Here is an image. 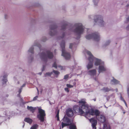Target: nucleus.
<instances>
[{
	"label": "nucleus",
	"instance_id": "ea45409f",
	"mask_svg": "<svg viewBox=\"0 0 129 129\" xmlns=\"http://www.w3.org/2000/svg\"><path fill=\"white\" fill-rule=\"evenodd\" d=\"M25 85V84H23L22 85V87H23Z\"/></svg>",
	"mask_w": 129,
	"mask_h": 129
},
{
	"label": "nucleus",
	"instance_id": "37998d69",
	"mask_svg": "<svg viewBox=\"0 0 129 129\" xmlns=\"http://www.w3.org/2000/svg\"><path fill=\"white\" fill-rule=\"evenodd\" d=\"M93 100L94 101H96V99H93Z\"/></svg>",
	"mask_w": 129,
	"mask_h": 129
},
{
	"label": "nucleus",
	"instance_id": "aec40b11",
	"mask_svg": "<svg viewBox=\"0 0 129 129\" xmlns=\"http://www.w3.org/2000/svg\"><path fill=\"white\" fill-rule=\"evenodd\" d=\"M124 22L125 24L129 23V16H128L126 18ZM126 30H129V24L126 27Z\"/></svg>",
	"mask_w": 129,
	"mask_h": 129
},
{
	"label": "nucleus",
	"instance_id": "c756f323",
	"mask_svg": "<svg viewBox=\"0 0 129 129\" xmlns=\"http://www.w3.org/2000/svg\"><path fill=\"white\" fill-rule=\"evenodd\" d=\"M69 88H71L73 87V85L69 84H67L66 85Z\"/></svg>",
	"mask_w": 129,
	"mask_h": 129
},
{
	"label": "nucleus",
	"instance_id": "7c9ffc66",
	"mask_svg": "<svg viewBox=\"0 0 129 129\" xmlns=\"http://www.w3.org/2000/svg\"><path fill=\"white\" fill-rule=\"evenodd\" d=\"M94 4L96 5L98 2L99 0H92Z\"/></svg>",
	"mask_w": 129,
	"mask_h": 129
},
{
	"label": "nucleus",
	"instance_id": "6ab92c4d",
	"mask_svg": "<svg viewBox=\"0 0 129 129\" xmlns=\"http://www.w3.org/2000/svg\"><path fill=\"white\" fill-rule=\"evenodd\" d=\"M36 108V107H34L31 106H28L27 107V109L32 113H33L35 111Z\"/></svg>",
	"mask_w": 129,
	"mask_h": 129
},
{
	"label": "nucleus",
	"instance_id": "a19ab883",
	"mask_svg": "<svg viewBox=\"0 0 129 129\" xmlns=\"http://www.w3.org/2000/svg\"><path fill=\"white\" fill-rule=\"evenodd\" d=\"M76 84V83L75 82H74V83H73V85H75Z\"/></svg>",
	"mask_w": 129,
	"mask_h": 129
},
{
	"label": "nucleus",
	"instance_id": "e433bc0d",
	"mask_svg": "<svg viewBox=\"0 0 129 129\" xmlns=\"http://www.w3.org/2000/svg\"><path fill=\"white\" fill-rule=\"evenodd\" d=\"M64 89L65 91L67 92H68L69 91V90L68 88H65Z\"/></svg>",
	"mask_w": 129,
	"mask_h": 129
},
{
	"label": "nucleus",
	"instance_id": "f704fd0d",
	"mask_svg": "<svg viewBox=\"0 0 129 129\" xmlns=\"http://www.w3.org/2000/svg\"><path fill=\"white\" fill-rule=\"evenodd\" d=\"M68 77V75H65L64 77V79H67Z\"/></svg>",
	"mask_w": 129,
	"mask_h": 129
},
{
	"label": "nucleus",
	"instance_id": "5701e85b",
	"mask_svg": "<svg viewBox=\"0 0 129 129\" xmlns=\"http://www.w3.org/2000/svg\"><path fill=\"white\" fill-rule=\"evenodd\" d=\"M111 82L112 84H118L119 83V81L113 78L111 80Z\"/></svg>",
	"mask_w": 129,
	"mask_h": 129
},
{
	"label": "nucleus",
	"instance_id": "58836bf2",
	"mask_svg": "<svg viewBox=\"0 0 129 129\" xmlns=\"http://www.w3.org/2000/svg\"><path fill=\"white\" fill-rule=\"evenodd\" d=\"M21 89H20L19 90V93H21Z\"/></svg>",
	"mask_w": 129,
	"mask_h": 129
},
{
	"label": "nucleus",
	"instance_id": "c03bdc74",
	"mask_svg": "<svg viewBox=\"0 0 129 129\" xmlns=\"http://www.w3.org/2000/svg\"><path fill=\"white\" fill-rule=\"evenodd\" d=\"M51 35H53V34H52L51 33V34H50Z\"/></svg>",
	"mask_w": 129,
	"mask_h": 129
},
{
	"label": "nucleus",
	"instance_id": "b1692460",
	"mask_svg": "<svg viewBox=\"0 0 129 129\" xmlns=\"http://www.w3.org/2000/svg\"><path fill=\"white\" fill-rule=\"evenodd\" d=\"M71 125L69 127L70 129H76V127L75 125L73 124H70Z\"/></svg>",
	"mask_w": 129,
	"mask_h": 129
},
{
	"label": "nucleus",
	"instance_id": "2eb2a0df",
	"mask_svg": "<svg viewBox=\"0 0 129 129\" xmlns=\"http://www.w3.org/2000/svg\"><path fill=\"white\" fill-rule=\"evenodd\" d=\"M66 113L68 116L72 117L73 116V112L72 109H69L67 110Z\"/></svg>",
	"mask_w": 129,
	"mask_h": 129
},
{
	"label": "nucleus",
	"instance_id": "cd10ccee",
	"mask_svg": "<svg viewBox=\"0 0 129 129\" xmlns=\"http://www.w3.org/2000/svg\"><path fill=\"white\" fill-rule=\"evenodd\" d=\"M59 111L58 110L57 111V114L56 116V117L57 118V120H59Z\"/></svg>",
	"mask_w": 129,
	"mask_h": 129
},
{
	"label": "nucleus",
	"instance_id": "a211bd4d",
	"mask_svg": "<svg viewBox=\"0 0 129 129\" xmlns=\"http://www.w3.org/2000/svg\"><path fill=\"white\" fill-rule=\"evenodd\" d=\"M89 61V62L87 64L86 66V67L87 69H90L93 67V62L92 61L90 62V61L88 60Z\"/></svg>",
	"mask_w": 129,
	"mask_h": 129
},
{
	"label": "nucleus",
	"instance_id": "4be33fe9",
	"mask_svg": "<svg viewBox=\"0 0 129 129\" xmlns=\"http://www.w3.org/2000/svg\"><path fill=\"white\" fill-rule=\"evenodd\" d=\"M53 72L54 73L55 77H57L59 75L60 73L57 71L53 70Z\"/></svg>",
	"mask_w": 129,
	"mask_h": 129
},
{
	"label": "nucleus",
	"instance_id": "f3484780",
	"mask_svg": "<svg viewBox=\"0 0 129 129\" xmlns=\"http://www.w3.org/2000/svg\"><path fill=\"white\" fill-rule=\"evenodd\" d=\"M103 129H110V125L107 122L104 123Z\"/></svg>",
	"mask_w": 129,
	"mask_h": 129
},
{
	"label": "nucleus",
	"instance_id": "4468645a",
	"mask_svg": "<svg viewBox=\"0 0 129 129\" xmlns=\"http://www.w3.org/2000/svg\"><path fill=\"white\" fill-rule=\"evenodd\" d=\"M89 120L90 122L91 123L92 128L93 129H96V126L97 123L96 121L93 118L89 119Z\"/></svg>",
	"mask_w": 129,
	"mask_h": 129
},
{
	"label": "nucleus",
	"instance_id": "2f4dec72",
	"mask_svg": "<svg viewBox=\"0 0 129 129\" xmlns=\"http://www.w3.org/2000/svg\"><path fill=\"white\" fill-rule=\"evenodd\" d=\"M121 99L124 102L126 106V107H127V105L126 102H125V101H124V99H123V98H122V97H121Z\"/></svg>",
	"mask_w": 129,
	"mask_h": 129
},
{
	"label": "nucleus",
	"instance_id": "bb28decb",
	"mask_svg": "<svg viewBox=\"0 0 129 129\" xmlns=\"http://www.w3.org/2000/svg\"><path fill=\"white\" fill-rule=\"evenodd\" d=\"M103 90L105 92H108L110 90V89L107 87L103 88Z\"/></svg>",
	"mask_w": 129,
	"mask_h": 129
},
{
	"label": "nucleus",
	"instance_id": "7ed1b4c3",
	"mask_svg": "<svg viewBox=\"0 0 129 129\" xmlns=\"http://www.w3.org/2000/svg\"><path fill=\"white\" fill-rule=\"evenodd\" d=\"M100 113L99 111L97 110L91 109V110L88 113V116L87 118L89 117L90 115H95L96 116L97 119L99 122L104 123L107 122L105 116L102 114L99 115Z\"/></svg>",
	"mask_w": 129,
	"mask_h": 129
},
{
	"label": "nucleus",
	"instance_id": "423d86ee",
	"mask_svg": "<svg viewBox=\"0 0 129 129\" xmlns=\"http://www.w3.org/2000/svg\"><path fill=\"white\" fill-rule=\"evenodd\" d=\"M38 111L37 117L41 122H43L44 120V117L46 115L45 111L40 107H38Z\"/></svg>",
	"mask_w": 129,
	"mask_h": 129
},
{
	"label": "nucleus",
	"instance_id": "9d476101",
	"mask_svg": "<svg viewBox=\"0 0 129 129\" xmlns=\"http://www.w3.org/2000/svg\"><path fill=\"white\" fill-rule=\"evenodd\" d=\"M53 57V55L52 53L49 51H47L46 53H42L41 56V58L43 59L47 58H51Z\"/></svg>",
	"mask_w": 129,
	"mask_h": 129
},
{
	"label": "nucleus",
	"instance_id": "0eeeda50",
	"mask_svg": "<svg viewBox=\"0 0 129 129\" xmlns=\"http://www.w3.org/2000/svg\"><path fill=\"white\" fill-rule=\"evenodd\" d=\"M61 47L62 49V55L66 59H69L70 56V54L67 53L64 49V41H62L60 44Z\"/></svg>",
	"mask_w": 129,
	"mask_h": 129
},
{
	"label": "nucleus",
	"instance_id": "412c9836",
	"mask_svg": "<svg viewBox=\"0 0 129 129\" xmlns=\"http://www.w3.org/2000/svg\"><path fill=\"white\" fill-rule=\"evenodd\" d=\"M24 120L29 124H31L32 122V119L29 118H25Z\"/></svg>",
	"mask_w": 129,
	"mask_h": 129
},
{
	"label": "nucleus",
	"instance_id": "c9c22d12",
	"mask_svg": "<svg viewBox=\"0 0 129 129\" xmlns=\"http://www.w3.org/2000/svg\"><path fill=\"white\" fill-rule=\"evenodd\" d=\"M127 92L128 95L129 97V86H128L127 88Z\"/></svg>",
	"mask_w": 129,
	"mask_h": 129
},
{
	"label": "nucleus",
	"instance_id": "4c0bfd02",
	"mask_svg": "<svg viewBox=\"0 0 129 129\" xmlns=\"http://www.w3.org/2000/svg\"><path fill=\"white\" fill-rule=\"evenodd\" d=\"M38 96H36L35 97H34L33 99V101H35L38 98Z\"/></svg>",
	"mask_w": 129,
	"mask_h": 129
},
{
	"label": "nucleus",
	"instance_id": "20e7f679",
	"mask_svg": "<svg viewBox=\"0 0 129 129\" xmlns=\"http://www.w3.org/2000/svg\"><path fill=\"white\" fill-rule=\"evenodd\" d=\"M85 37L87 39H93L96 42L99 41L100 39V35L98 32H95L91 34H89L87 35Z\"/></svg>",
	"mask_w": 129,
	"mask_h": 129
},
{
	"label": "nucleus",
	"instance_id": "ddd939ff",
	"mask_svg": "<svg viewBox=\"0 0 129 129\" xmlns=\"http://www.w3.org/2000/svg\"><path fill=\"white\" fill-rule=\"evenodd\" d=\"M107 69L105 65L104 62H103V64H102L99 66L98 71L99 73L105 71Z\"/></svg>",
	"mask_w": 129,
	"mask_h": 129
},
{
	"label": "nucleus",
	"instance_id": "49530a36",
	"mask_svg": "<svg viewBox=\"0 0 129 129\" xmlns=\"http://www.w3.org/2000/svg\"><path fill=\"white\" fill-rule=\"evenodd\" d=\"M60 128H61V127H60Z\"/></svg>",
	"mask_w": 129,
	"mask_h": 129
},
{
	"label": "nucleus",
	"instance_id": "f8f14e48",
	"mask_svg": "<svg viewBox=\"0 0 129 129\" xmlns=\"http://www.w3.org/2000/svg\"><path fill=\"white\" fill-rule=\"evenodd\" d=\"M53 67L55 68H59L61 70H64L65 67H64L61 66L58 64V62L57 61H56L53 63Z\"/></svg>",
	"mask_w": 129,
	"mask_h": 129
},
{
	"label": "nucleus",
	"instance_id": "a878e982",
	"mask_svg": "<svg viewBox=\"0 0 129 129\" xmlns=\"http://www.w3.org/2000/svg\"><path fill=\"white\" fill-rule=\"evenodd\" d=\"M33 47H32L30 48L28 50V52L29 53H33Z\"/></svg>",
	"mask_w": 129,
	"mask_h": 129
},
{
	"label": "nucleus",
	"instance_id": "473e14b6",
	"mask_svg": "<svg viewBox=\"0 0 129 129\" xmlns=\"http://www.w3.org/2000/svg\"><path fill=\"white\" fill-rule=\"evenodd\" d=\"M110 43V41H107L105 43V45H108Z\"/></svg>",
	"mask_w": 129,
	"mask_h": 129
},
{
	"label": "nucleus",
	"instance_id": "79ce46f5",
	"mask_svg": "<svg viewBox=\"0 0 129 129\" xmlns=\"http://www.w3.org/2000/svg\"><path fill=\"white\" fill-rule=\"evenodd\" d=\"M41 74H42L41 73H40L39 74L40 75H41Z\"/></svg>",
	"mask_w": 129,
	"mask_h": 129
},
{
	"label": "nucleus",
	"instance_id": "c85d7f7f",
	"mask_svg": "<svg viewBox=\"0 0 129 129\" xmlns=\"http://www.w3.org/2000/svg\"><path fill=\"white\" fill-rule=\"evenodd\" d=\"M52 74V73H47L45 75V77L49 76L51 75Z\"/></svg>",
	"mask_w": 129,
	"mask_h": 129
},
{
	"label": "nucleus",
	"instance_id": "39448f33",
	"mask_svg": "<svg viewBox=\"0 0 129 129\" xmlns=\"http://www.w3.org/2000/svg\"><path fill=\"white\" fill-rule=\"evenodd\" d=\"M73 120L70 119L66 115L62 120L61 128H63L64 126H67L72 124Z\"/></svg>",
	"mask_w": 129,
	"mask_h": 129
},
{
	"label": "nucleus",
	"instance_id": "9b49d317",
	"mask_svg": "<svg viewBox=\"0 0 129 129\" xmlns=\"http://www.w3.org/2000/svg\"><path fill=\"white\" fill-rule=\"evenodd\" d=\"M7 76L8 74L7 73H4L3 74L2 76L0 77V79L2 82L3 83H5L7 81Z\"/></svg>",
	"mask_w": 129,
	"mask_h": 129
},
{
	"label": "nucleus",
	"instance_id": "f03ea898",
	"mask_svg": "<svg viewBox=\"0 0 129 129\" xmlns=\"http://www.w3.org/2000/svg\"><path fill=\"white\" fill-rule=\"evenodd\" d=\"M84 53L86 56L88 57V60L90 62L92 61L95 66H100L102 64H103L104 62L100 59L94 57L92 55L90 52L87 50H85Z\"/></svg>",
	"mask_w": 129,
	"mask_h": 129
},
{
	"label": "nucleus",
	"instance_id": "1a4fd4ad",
	"mask_svg": "<svg viewBox=\"0 0 129 129\" xmlns=\"http://www.w3.org/2000/svg\"><path fill=\"white\" fill-rule=\"evenodd\" d=\"M84 27L81 23L78 24L74 31L78 35H80L83 31Z\"/></svg>",
	"mask_w": 129,
	"mask_h": 129
},
{
	"label": "nucleus",
	"instance_id": "f257e3e1",
	"mask_svg": "<svg viewBox=\"0 0 129 129\" xmlns=\"http://www.w3.org/2000/svg\"><path fill=\"white\" fill-rule=\"evenodd\" d=\"M79 103L80 106L79 108L75 109L76 111H77L81 115L87 117L91 109H89L88 105L86 103L84 99L80 101Z\"/></svg>",
	"mask_w": 129,
	"mask_h": 129
},
{
	"label": "nucleus",
	"instance_id": "72a5a7b5",
	"mask_svg": "<svg viewBox=\"0 0 129 129\" xmlns=\"http://www.w3.org/2000/svg\"><path fill=\"white\" fill-rule=\"evenodd\" d=\"M74 44H73L71 43L70 44L69 48H72V47L74 46Z\"/></svg>",
	"mask_w": 129,
	"mask_h": 129
},
{
	"label": "nucleus",
	"instance_id": "393cba45",
	"mask_svg": "<svg viewBox=\"0 0 129 129\" xmlns=\"http://www.w3.org/2000/svg\"><path fill=\"white\" fill-rule=\"evenodd\" d=\"M38 126L37 124H35L33 125L30 128V129H37Z\"/></svg>",
	"mask_w": 129,
	"mask_h": 129
},
{
	"label": "nucleus",
	"instance_id": "6e6552de",
	"mask_svg": "<svg viewBox=\"0 0 129 129\" xmlns=\"http://www.w3.org/2000/svg\"><path fill=\"white\" fill-rule=\"evenodd\" d=\"M94 22L97 23L100 26H103L106 24L105 22L103 21V18L101 15H98L95 18Z\"/></svg>",
	"mask_w": 129,
	"mask_h": 129
},
{
	"label": "nucleus",
	"instance_id": "a18cd8bd",
	"mask_svg": "<svg viewBox=\"0 0 129 129\" xmlns=\"http://www.w3.org/2000/svg\"><path fill=\"white\" fill-rule=\"evenodd\" d=\"M125 113V112H123L124 113Z\"/></svg>",
	"mask_w": 129,
	"mask_h": 129
},
{
	"label": "nucleus",
	"instance_id": "dca6fc26",
	"mask_svg": "<svg viewBox=\"0 0 129 129\" xmlns=\"http://www.w3.org/2000/svg\"><path fill=\"white\" fill-rule=\"evenodd\" d=\"M96 71L94 69L90 70L88 72V74L91 76H95L96 73Z\"/></svg>",
	"mask_w": 129,
	"mask_h": 129
}]
</instances>
